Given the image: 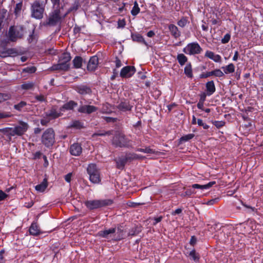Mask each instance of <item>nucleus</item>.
<instances>
[{"label":"nucleus","mask_w":263,"mask_h":263,"mask_svg":"<svg viewBox=\"0 0 263 263\" xmlns=\"http://www.w3.org/2000/svg\"><path fill=\"white\" fill-rule=\"evenodd\" d=\"M112 130H99L95 133H94L92 135V137H95L96 136H110L112 135Z\"/></svg>","instance_id":"nucleus-30"},{"label":"nucleus","mask_w":263,"mask_h":263,"mask_svg":"<svg viewBox=\"0 0 263 263\" xmlns=\"http://www.w3.org/2000/svg\"><path fill=\"white\" fill-rule=\"evenodd\" d=\"M71 60V57L69 53H64L60 57L59 60L64 61V62L69 63Z\"/></svg>","instance_id":"nucleus-37"},{"label":"nucleus","mask_w":263,"mask_h":263,"mask_svg":"<svg viewBox=\"0 0 263 263\" xmlns=\"http://www.w3.org/2000/svg\"><path fill=\"white\" fill-rule=\"evenodd\" d=\"M105 120L107 122H114L116 121V119L111 117H105Z\"/></svg>","instance_id":"nucleus-62"},{"label":"nucleus","mask_w":263,"mask_h":263,"mask_svg":"<svg viewBox=\"0 0 263 263\" xmlns=\"http://www.w3.org/2000/svg\"><path fill=\"white\" fill-rule=\"evenodd\" d=\"M196 242V238L195 236H192L190 240V243L194 245Z\"/></svg>","instance_id":"nucleus-64"},{"label":"nucleus","mask_w":263,"mask_h":263,"mask_svg":"<svg viewBox=\"0 0 263 263\" xmlns=\"http://www.w3.org/2000/svg\"><path fill=\"white\" fill-rule=\"evenodd\" d=\"M60 14V10H54L50 15L47 24L51 26L55 25L61 20Z\"/></svg>","instance_id":"nucleus-10"},{"label":"nucleus","mask_w":263,"mask_h":263,"mask_svg":"<svg viewBox=\"0 0 263 263\" xmlns=\"http://www.w3.org/2000/svg\"><path fill=\"white\" fill-rule=\"evenodd\" d=\"M214 124L217 127V128H220L222 126H223L224 124V122H223V121H215L214 122Z\"/></svg>","instance_id":"nucleus-51"},{"label":"nucleus","mask_w":263,"mask_h":263,"mask_svg":"<svg viewBox=\"0 0 263 263\" xmlns=\"http://www.w3.org/2000/svg\"><path fill=\"white\" fill-rule=\"evenodd\" d=\"M99 60L96 56H93L90 58L87 64V69L90 71H95L98 65Z\"/></svg>","instance_id":"nucleus-13"},{"label":"nucleus","mask_w":263,"mask_h":263,"mask_svg":"<svg viewBox=\"0 0 263 263\" xmlns=\"http://www.w3.org/2000/svg\"><path fill=\"white\" fill-rule=\"evenodd\" d=\"M127 162V161L125 157L123 158H120L118 159L117 160H116L117 168L119 169H122Z\"/></svg>","instance_id":"nucleus-34"},{"label":"nucleus","mask_w":263,"mask_h":263,"mask_svg":"<svg viewBox=\"0 0 263 263\" xmlns=\"http://www.w3.org/2000/svg\"><path fill=\"white\" fill-rule=\"evenodd\" d=\"M35 83L33 82H26L21 85V89L25 90H33L34 88Z\"/></svg>","instance_id":"nucleus-28"},{"label":"nucleus","mask_w":263,"mask_h":263,"mask_svg":"<svg viewBox=\"0 0 263 263\" xmlns=\"http://www.w3.org/2000/svg\"><path fill=\"white\" fill-rule=\"evenodd\" d=\"M115 62L117 68H119L122 66V63L118 58H116Z\"/></svg>","instance_id":"nucleus-59"},{"label":"nucleus","mask_w":263,"mask_h":263,"mask_svg":"<svg viewBox=\"0 0 263 263\" xmlns=\"http://www.w3.org/2000/svg\"><path fill=\"white\" fill-rule=\"evenodd\" d=\"M184 73L185 75L190 78H192L193 77L192 73V68L191 63L187 64L184 68Z\"/></svg>","instance_id":"nucleus-31"},{"label":"nucleus","mask_w":263,"mask_h":263,"mask_svg":"<svg viewBox=\"0 0 263 263\" xmlns=\"http://www.w3.org/2000/svg\"><path fill=\"white\" fill-rule=\"evenodd\" d=\"M187 22V20L185 17H182L178 22V25L181 27H183L186 25Z\"/></svg>","instance_id":"nucleus-46"},{"label":"nucleus","mask_w":263,"mask_h":263,"mask_svg":"<svg viewBox=\"0 0 263 263\" xmlns=\"http://www.w3.org/2000/svg\"><path fill=\"white\" fill-rule=\"evenodd\" d=\"M48 186V181L46 178H45L43 181L39 184L35 186V190L39 192H43Z\"/></svg>","instance_id":"nucleus-22"},{"label":"nucleus","mask_w":263,"mask_h":263,"mask_svg":"<svg viewBox=\"0 0 263 263\" xmlns=\"http://www.w3.org/2000/svg\"><path fill=\"white\" fill-rule=\"evenodd\" d=\"M133 106L130 105L128 101L121 102L118 106V108L123 111L131 110Z\"/></svg>","instance_id":"nucleus-20"},{"label":"nucleus","mask_w":263,"mask_h":263,"mask_svg":"<svg viewBox=\"0 0 263 263\" xmlns=\"http://www.w3.org/2000/svg\"><path fill=\"white\" fill-rule=\"evenodd\" d=\"M71 177H72L71 173H69L67 174L64 177L65 181L69 183L70 182L71 180Z\"/></svg>","instance_id":"nucleus-52"},{"label":"nucleus","mask_w":263,"mask_h":263,"mask_svg":"<svg viewBox=\"0 0 263 263\" xmlns=\"http://www.w3.org/2000/svg\"><path fill=\"white\" fill-rule=\"evenodd\" d=\"M168 29L171 34L175 38H177L180 35V32L179 31L177 26L173 24H171L168 26Z\"/></svg>","instance_id":"nucleus-24"},{"label":"nucleus","mask_w":263,"mask_h":263,"mask_svg":"<svg viewBox=\"0 0 263 263\" xmlns=\"http://www.w3.org/2000/svg\"><path fill=\"white\" fill-rule=\"evenodd\" d=\"M82 152L81 146L78 143H74L70 147V153L73 156H79Z\"/></svg>","instance_id":"nucleus-16"},{"label":"nucleus","mask_w":263,"mask_h":263,"mask_svg":"<svg viewBox=\"0 0 263 263\" xmlns=\"http://www.w3.org/2000/svg\"><path fill=\"white\" fill-rule=\"evenodd\" d=\"M205 57L213 60L215 62H221V58L218 54H215L213 52L206 51L205 53Z\"/></svg>","instance_id":"nucleus-19"},{"label":"nucleus","mask_w":263,"mask_h":263,"mask_svg":"<svg viewBox=\"0 0 263 263\" xmlns=\"http://www.w3.org/2000/svg\"><path fill=\"white\" fill-rule=\"evenodd\" d=\"M70 67L69 63L64 62L61 60H59V63L55 64L51 67V69L53 70H63L67 71Z\"/></svg>","instance_id":"nucleus-12"},{"label":"nucleus","mask_w":263,"mask_h":263,"mask_svg":"<svg viewBox=\"0 0 263 263\" xmlns=\"http://www.w3.org/2000/svg\"><path fill=\"white\" fill-rule=\"evenodd\" d=\"M97 108L92 105H81L78 109V111L81 113L90 114L96 111Z\"/></svg>","instance_id":"nucleus-14"},{"label":"nucleus","mask_w":263,"mask_h":263,"mask_svg":"<svg viewBox=\"0 0 263 263\" xmlns=\"http://www.w3.org/2000/svg\"><path fill=\"white\" fill-rule=\"evenodd\" d=\"M10 98V96L8 94L0 93V102L7 100Z\"/></svg>","instance_id":"nucleus-47"},{"label":"nucleus","mask_w":263,"mask_h":263,"mask_svg":"<svg viewBox=\"0 0 263 263\" xmlns=\"http://www.w3.org/2000/svg\"><path fill=\"white\" fill-rule=\"evenodd\" d=\"M24 35L23 27L21 26H11L8 32L9 39L11 41L15 42L22 38Z\"/></svg>","instance_id":"nucleus-4"},{"label":"nucleus","mask_w":263,"mask_h":263,"mask_svg":"<svg viewBox=\"0 0 263 263\" xmlns=\"http://www.w3.org/2000/svg\"><path fill=\"white\" fill-rule=\"evenodd\" d=\"M61 112L62 111H60V109L58 111L56 107L54 106L52 107L48 111L46 112L45 115L47 118H49L50 120L54 119L63 115Z\"/></svg>","instance_id":"nucleus-11"},{"label":"nucleus","mask_w":263,"mask_h":263,"mask_svg":"<svg viewBox=\"0 0 263 263\" xmlns=\"http://www.w3.org/2000/svg\"><path fill=\"white\" fill-rule=\"evenodd\" d=\"M116 231V229L115 228H111L108 230H105L104 231H100L99 233L100 236L104 237V238H109V235L110 234H113L115 233Z\"/></svg>","instance_id":"nucleus-27"},{"label":"nucleus","mask_w":263,"mask_h":263,"mask_svg":"<svg viewBox=\"0 0 263 263\" xmlns=\"http://www.w3.org/2000/svg\"><path fill=\"white\" fill-rule=\"evenodd\" d=\"M197 106L199 109L204 110L203 103H202V101H199V102L197 103Z\"/></svg>","instance_id":"nucleus-63"},{"label":"nucleus","mask_w":263,"mask_h":263,"mask_svg":"<svg viewBox=\"0 0 263 263\" xmlns=\"http://www.w3.org/2000/svg\"><path fill=\"white\" fill-rule=\"evenodd\" d=\"M70 126L71 127H76L77 128H81L82 127L81 122L77 120L72 121Z\"/></svg>","instance_id":"nucleus-44"},{"label":"nucleus","mask_w":263,"mask_h":263,"mask_svg":"<svg viewBox=\"0 0 263 263\" xmlns=\"http://www.w3.org/2000/svg\"><path fill=\"white\" fill-rule=\"evenodd\" d=\"M45 3H41L39 1H34L31 6V16L37 20L42 19L43 17V13L45 10Z\"/></svg>","instance_id":"nucleus-1"},{"label":"nucleus","mask_w":263,"mask_h":263,"mask_svg":"<svg viewBox=\"0 0 263 263\" xmlns=\"http://www.w3.org/2000/svg\"><path fill=\"white\" fill-rule=\"evenodd\" d=\"M75 90L82 95L90 94L91 93L90 88L85 85L77 86L75 87Z\"/></svg>","instance_id":"nucleus-17"},{"label":"nucleus","mask_w":263,"mask_h":263,"mask_svg":"<svg viewBox=\"0 0 263 263\" xmlns=\"http://www.w3.org/2000/svg\"><path fill=\"white\" fill-rule=\"evenodd\" d=\"M136 151L147 154H154L155 153L154 150L150 148L149 147H146L145 148H137Z\"/></svg>","instance_id":"nucleus-43"},{"label":"nucleus","mask_w":263,"mask_h":263,"mask_svg":"<svg viewBox=\"0 0 263 263\" xmlns=\"http://www.w3.org/2000/svg\"><path fill=\"white\" fill-rule=\"evenodd\" d=\"M112 144L116 147H128L130 146V141L123 134L119 133L113 138Z\"/></svg>","instance_id":"nucleus-6"},{"label":"nucleus","mask_w":263,"mask_h":263,"mask_svg":"<svg viewBox=\"0 0 263 263\" xmlns=\"http://www.w3.org/2000/svg\"><path fill=\"white\" fill-rule=\"evenodd\" d=\"M30 234L32 235L36 236L40 234L41 232L36 223H33L29 228Z\"/></svg>","instance_id":"nucleus-25"},{"label":"nucleus","mask_w":263,"mask_h":263,"mask_svg":"<svg viewBox=\"0 0 263 263\" xmlns=\"http://www.w3.org/2000/svg\"><path fill=\"white\" fill-rule=\"evenodd\" d=\"M197 124L199 126H202L203 128L205 129H208L209 128V126L203 123V121L200 119H198L197 120Z\"/></svg>","instance_id":"nucleus-48"},{"label":"nucleus","mask_w":263,"mask_h":263,"mask_svg":"<svg viewBox=\"0 0 263 263\" xmlns=\"http://www.w3.org/2000/svg\"><path fill=\"white\" fill-rule=\"evenodd\" d=\"M222 69H223L224 72L226 74H228L234 71L235 66L233 64L231 63L226 66L222 67Z\"/></svg>","instance_id":"nucleus-32"},{"label":"nucleus","mask_w":263,"mask_h":263,"mask_svg":"<svg viewBox=\"0 0 263 263\" xmlns=\"http://www.w3.org/2000/svg\"><path fill=\"white\" fill-rule=\"evenodd\" d=\"M28 125L24 122H20L19 124L10 130V135L12 136L15 135L21 136L23 135L27 130Z\"/></svg>","instance_id":"nucleus-8"},{"label":"nucleus","mask_w":263,"mask_h":263,"mask_svg":"<svg viewBox=\"0 0 263 263\" xmlns=\"http://www.w3.org/2000/svg\"><path fill=\"white\" fill-rule=\"evenodd\" d=\"M194 193H195L194 191H192L191 189H189V190H187L184 192V196H191L192 194H194Z\"/></svg>","instance_id":"nucleus-56"},{"label":"nucleus","mask_w":263,"mask_h":263,"mask_svg":"<svg viewBox=\"0 0 263 263\" xmlns=\"http://www.w3.org/2000/svg\"><path fill=\"white\" fill-rule=\"evenodd\" d=\"M189 256L191 257V259L195 261H198L200 258L199 255L196 252L195 250H193L190 252Z\"/></svg>","instance_id":"nucleus-38"},{"label":"nucleus","mask_w":263,"mask_h":263,"mask_svg":"<svg viewBox=\"0 0 263 263\" xmlns=\"http://www.w3.org/2000/svg\"><path fill=\"white\" fill-rule=\"evenodd\" d=\"M182 209L178 208V209H176L175 211L173 212L172 213V215H175L176 214H179L181 213L182 212Z\"/></svg>","instance_id":"nucleus-61"},{"label":"nucleus","mask_w":263,"mask_h":263,"mask_svg":"<svg viewBox=\"0 0 263 263\" xmlns=\"http://www.w3.org/2000/svg\"><path fill=\"white\" fill-rule=\"evenodd\" d=\"M177 60L180 65L182 66L187 62V58L182 53L178 54L177 55Z\"/></svg>","instance_id":"nucleus-33"},{"label":"nucleus","mask_w":263,"mask_h":263,"mask_svg":"<svg viewBox=\"0 0 263 263\" xmlns=\"http://www.w3.org/2000/svg\"><path fill=\"white\" fill-rule=\"evenodd\" d=\"M231 35L229 33H227L224 35V37L221 40V42L223 44L227 43L230 40Z\"/></svg>","instance_id":"nucleus-49"},{"label":"nucleus","mask_w":263,"mask_h":263,"mask_svg":"<svg viewBox=\"0 0 263 263\" xmlns=\"http://www.w3.org/2000/svg\"><path fill=\"white\" fill-rule=\"evenodd\" d=\"M195 135L193 134H189L181 137L179 139L180 143H182L189 141L194 137Z\"/></svg>","instance_id":"nucleus-35"},{"label":"nucleus","mask_w":263,"mask_h":263,"mask_svg":"<svg viewBox=\"0 0 263 263\" xmlns=\"http://www.w3.org/2000/svg\"><path fill=\"white\" fill-rule=\"evenodd\" d=\"M36 70V67L32 66H29V67H27L26 68H24L23 69V72L28 73H33L35 72Z\"/></svg>","instance_id":"nucleus-40"},{"label":"nucleus","mask_w":263,"mask_h":263,"mask_svg":"<svg viewBox=\"0 0 263 263\" xmlns=\"http://www.w3.org/2000/svg\"><path fill=\"white\" fill-rule=\"evenodd\" d=\"M112 203V201L110 199L89 200L84 202L86 208L90 210L101 208Z\"/></svg>","instance_id":"nucleus-2"},{"label":"nucleus","mask_w":263,"mask_h":263,"mask_svg":"<svg viewBox=\"0 0 263 263\" xmlns=\"http://www.w3.org/2000/svg\"><path fill=\"white\" fill-rule=\"evenodd\" d=\"M54 132L52 128L47 129L42 137V142L46 146H51L55 142Z\"/></svg>","instance_id":"nucleus-5"},{"label":"nucleus","mask_w":263,"mask_h":263,"mask_svg":"<svg viewBox=\"0 0 263 263\" xmlns=\"http://www.w3.org/2000/svg\"><path fill=\"white\" fill-rule=\"evenodd\" d=\"M50 120H51L49 118H47V117L45 116V117L44 119L41 120V124L42 125L46 126L49 122V121Z\"/></svg>","instance_id":"nucleus-50"},{"label":"nucleus","mask_w":263,"mask_h":263,"mask_svg":"<svg viewBox=\"0 0 263 263\" xmlns=\"http://www.w3.org/2000/svg\"><path fill=\"white\" fill-rule=\"evenodd\" d=\"M132 40L139 43H143L145 45H146V43L145 42L143 36L139 34V33H132L131 35Z\"/></svg>","instance_id":"nucleus-26"},{"label":"nucleus","mask_w":263,"mask_h":263,"mask_svg":"<svg viewBox=\"0 0 263 263\" xmlns=\"http://www.w3.org/2000/svg\"><path fill=\"white\" fill-rule=\"evenodd\" d=\"M202 51V49L198 43L193 42L190 43L183 49V52L187 54H197Z\"/></svg>","instance_id":"nucleus-7"},{"label":"nucleus","mask_w":263,"mask_h":263,"mask_svg":"<svg viewBox=\"0 0 263 263\" xmlns=\"http://www.w3.org/2000/svg\"><path fill=\"white\" fill-rule=\"evenodd\" d=\"M10 117V115L6 112L0 113V119L6 118Z\"/></svg>","instance_id":"nucleus-60"},{"label":"nucleus","mask_w":263,"mask_h":263,"mask_svg":"<svg viewBox=\"0 0 263 263\" xmlns=\"http://www.w3.org/2000/svg\"><path fill=\"white\" fill-rule=\"evenodd\" d=\"M28 40L29 43H32L33 42L36 41V37H35V35H34L33 32H32V33L31 34H30L29 35V38L28 39Z\"/></svg>","instance_id":"nucleus-53"},{"label":"nucleus","mask_w":263,"mask_h":263,"mask_svg":"<svg viewBox=\"0 0 263 263\" xmlns=\"http://www.w3.org/2000/svg\"><path fill=\"white\" fill-rule=\"evenodd\" d=\"M216 183L215 181L210 182L206 184L200 185L198 184H194L192 185L193 189H198L200 190H206L212 187L214 184Z\"/></svg>","instance_id":"nucleus-21"},{"label":"nucleus","mask_w":263,"mask_h":263,"mask_svg":"<svg viewBox=\"0 0 263 263\" xmlns=\"http://www.w3.org/2000/svg\"><path fill=\"white\" fill-rule=\"evenodd\" d=\"M78 104L73 101H70L64 104L61 108L60 111L72 110L77 106Z\"/></svg>","instance_id":"nucleus-18"},{"label":"nucleus","mask_w":263,"mask_h":263,"mask_svg":"<svg viewBox=\"0 0 263 263\" xmlns=\"http://www.w3.org/2000/svg\"><path fill=\"white\" fill-rule=\"evenodd\" d=\"M212 76H214L217 77H222L224 76L223 72L220 69H216L214 70L207 72L201 75V78H206Z\"/></svg>","instance_id":"nucleus-15"},{"label":"nucleus","mask_w":263,"mask_h":263,"mask_svg":"<svg viewBox=\"0 0 263 263\" xmlns=\"http://www.w3.org/2000/svg\"><path fill=\"white\" fill-rule=\"evenodd\" d=\"M5 251L2 250L0 251V263H4L5 262L4 254Z\"/></svg>","instance_id":"nucleus-54"},{"label":"nucleus","mask_w":263,"mask_h":263,"mask_svg":"<svg viewBox=\"0 0 263 263\" xmlns=\"http://www.w3.org/2000/svg\"><path fill=\"white\" fill-rule=\"evenodd\" d=\"M87 172L91 182L94 184H99L101 182L100 170L96 164H89L87 168Z\"/></svg>","instance_id":"nucleus-3"},{"label":"nucleus","mask_w":263,"mask_h":263,"mask_svg":"<svg viewBox=\"0 0 263 263\" xmlns=\"http://www.w3.org/2000/svg\"><path fill=\"white\" fill-rule=\"evenodd\" d=\"M162 219V216H159L157 218H154V222L153 223V225H156L157 223L160 222Z\"/></svg>","instance_id":"nucleus-57"},{"label":"nucleus","mask_w":263,"mask_h":263,"mask_svg":"<svg viewBox=\"0 0 263 263\" xmlns=\"http://www.w3.org/2000/svg\"><path fill=\"white\" fill-rule=\"evenodd\" d=\"M27 105V103L25 101H21L19 103L14 105V108L19 111L23 110L24 108Z\"/></svg>","instance_id":"nucleus-36"},{"label":"nucleus","mask_w":263,"mask_h":263,"mask_svg":"<svg viewBox=\"0 0 263 263\" xmlns=\"http://www.w3.org/2000/svg\"><path fill=\"white\" fill-rule=\"evenodd\" d=\"M136 157H137V154L128 153L126 155L125 158L128 162L136 160Z\"/></svg>","instance_id":"nucleus-42"},{"label":"nucleus","mask_w":263,"mask_h":263,"mask_svg":"<svg viewBox=\"0 0 263 263\" xmlns=\"http://www.w3.org/2000/svg\"><path fill=\"white\" fill-rule=\"evenodd\" d=\"M72 62L74 68H80L82 65L83 59L80 56H77L74 58Z\"/></svg>","instance_id":"nucleus-29"},{"label":"nucleus","mask_w":263,"mask_h":263,"mask_svg":"<svg viewBox=\"0 0 263 263\" xmlns=\"http://www.w3.org/2000/svg\"><path fill=\"white\" fill-rule=\"evenodd\" d=\"M140 11V8L138 6V3L135 1L134 2V6L131 11V13L133 16L137 15Z\"/></svg>","instance_id":"nucleus-39"},{"label":"nucleus","mask_w":263,"mask_h":263,"mask_svg":"<svg viewBox=\"0 0 263 263\" xmlns=\"http://www.w3.org/2000/svg\"><path fill=\"white\" fill-rule=\"evenodd\" d=\"M35 99L40 102L46 101V97L43 95H36L34 97Z\"/></svg>","instance_id":"nucleus-45"},{"label":"nucleus","mask_w":263,"mask_h":263,"mask_svg":"<svg viewBox=\"0 0 263 263\" xmlns=\"http://www.w3.org/2000/svg\"><path fill=\"white\" fill-rule=\"evenodd\" d=\"M140 229L138 227H134L130 230L128 233L129 235L134 236L138 234L140 232Z\"/></svg>","instance_id":"nucleus-41"},{"label":"nucleus","mask_w":263,"mask_h":263,"mask_svg":"<svg viewBox=\"0 0 263 263\" xmlns=\"http://www.w3.org/2000/svg\"><path fill=\"white\" fill-rule=\"evenodd\" d=\"M218 200V198H215V199H212V200H210L209 201H208L206 203V204L208 205H213L215 203H216Z\"/></svg>","instance_id":"nucleus-58"},{"label":"nucleus","mask_w":263,"mask_h":263,"mask_svg":"<svg viewBox=\"0 0 263 263\" xmlns=\"http://www.w3.org/2000/svg\"><path fill=\"white\" fill-rule=\"evenodd\" d=\"M7 197V195L0 190V201L3 200Z\"/></svg>","instance_id":"nucleus-55"},{"label":"nucleus","mask_w":263,"mask_h":263,"mask_svg":"<svg viewBox=\"0 0 263 263\" xmlns=\"http://www.w3.org/2000/svg\"><path fill=\"white\" fill-rule=\"evenodd\" d=\"M136 72L134 66H126L123 67L120 72V77L122 78H129L132 77Z\"/></svg>","instance_id":"nucleus-9"},{"label":"nucleus","mask_w":263,"mask_h":263,"mask_svg":"<svg viewBox=\"0 0 263 263\" xmlns=\"http://www.w3.org/2000/svg\"><path fill=\"white\" fill-rule=\"evenodd\" d=\"M206 89L208 95H211L215 91V86L213 81H209L206 83Z\"/></svg>","instance_id":"nucleus-23"}]
</instances>
